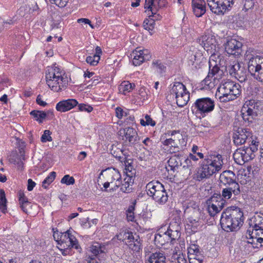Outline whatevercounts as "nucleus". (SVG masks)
<instances>
[{"label":"nucleus","instance_id":"nucleus-45","mask_svg":"<svg viewBox=\"0 0 263 263\" xmlns=\"http://www.w3.org/2000/svg\"><path fill=\"white\" fill-rule=\"evenodd\" d=\"M0 210L3 213L7 212V199L3 190H0Z\"/></svg>","mask_w":263,"mask_h":263},{"label":"nucleus","instance_id":"nucleus-41","mask_svg":"<svg viewBox=\"0 0 263 263\" xmlns=\"http://www.w3.org/2000/svg\"><path fill=\"white\" fill-rule=\"evenodd\" d=\"M176 103L178 106L183 107L190 100V93L187 91L175 97Z\"/></svg>","mask_w":263,"mask_h":263},{"label":"nucleus","instance_id":"nucleus-58","mask_svg":"<svg viewBox=\"0 0 263 263\" xmlns=\"http://www.w3.org/2000/svg\"><path fill=\"white\" fill-rule=\"evenodd\" d=\"M20 160L17 161V167L18 169L22 170L23 169V163L22 161V160H25V155H24V152L22 148L20 149Z\"/></svg>","mask_w":263,"mask_h":263},{"label":"nucleus","instance_id":"nucleus-13","mask_svg":"<svg viewBox=\"0 0 263 263\" xmlns=\"http://www.w3.org/2000/svg\"><path fill=\"white\" fill-rule=\"evenodd\" d=\"M251 135L252 134L249 129L236 127V129H234L233 135L234 144L236 145H241L244 144L248 140L250 139Z\"/></svg>","mask_w":263,"mask_h":263},{"label":"nucleus","instance_id":"nucleus-1","mask_svg":"<svg viewBox=\"0 0 263 263\" xmlns=\"http://www.w3.org/2000/svg\"><path fill=\"white\" fill-rule=\"evenodd\" d=\"M243 223V214L240 208L235 206L228 208L221 214L220 224L227 232L236 231Z\"/></svg>","mask_w":263,"mask_h":263},{"label":"nucleus","instance_id":"nucleus-25","mask_svg":"<svg viewBox=\"0 0 263 263\" xmlns=\"http://www.w3.org/2000/svg\"><path fill=\"white\" fill-rule=\"evenodd\" d=\"M205 2L204 0H192V5L196 16H202L206 12Z\"/></svg>","mask_w":263,"mask_h":263},{"label":"nucleus","instance_id":"nucleus-23","mask_svg":"<svg viewBox=\"0 0 263 263\" xmlns=\"http://www.w3.org/2000/svg\"><path fill=\"white\" fill-rule=\"evenodd\" d=\"M146 257L145 263H166V257L162 251L149 253Z\"/></svg>","mask_w":263,"mask_h":263},{"label":"nucleus","instance_id":"nucleus-16","mask_svg":"<svg viewBox=\"0 0 263 263\" xmlns=\"http://www.w3.org/2000/svg\"><path fill=\"white\" fill-rule=\"evenodd\" d=\"M198 43L206 51L216 50V38L215 35L212 33H205L198 39Z\"/></svg>","mask_w":263,"mask_h":263},{"label":"nucleus","instance_id":"nucleus-18","mask_svg":"<svg viewBox=\"0 0 263 263\" xmlns=\"http://www.w3.org/2000/svg\"><path fill=\"white\" fill-rule=\"evenodd\" d=\"M236 179L235 174L230 170L223 171L219 176L220 183L225 186H234L235 184H238Z\"/></svg>","mask_w":263,"mask_h":263},{"label":"nucleus","instance_id":"nucleus-42","mask_svg":"<svg viewBox=\"0 0 263 263\" xmlns=\"http://www.w3.org/2000/svg\"><path fill=\"white\" fill-rule=\"evenodd\" d=\"M51 115L53 116L52 112L48 111L45 112L42 111L33 110L30 112V115L33 116L36 120L40 123L42 122L43 120L44 119L47 115Z\"/></svg>","mask_w":263,"mask_h":263},{"label":"nucleus","instance_id":"nucleus-22","mask_svg":"<svg viewBox=\"0 0 263 263\" xmlns=\"http://www.w3.org/2000/svg\"><path fill=\"white\" fill-rule=\"evenodd\" d=\"M60 241H61V243L69 242L70 245H68V247L71 246L76 249H78V241L76 237L70 233V230H67L63 233L60 232Z\"/></svg>","mask_w":263,"mask_h":263},{"label":"nucleus","instance_id":"nucleus-29","mask_svg":"<svg viewBox=\"0 0 263 263\" xmlns=\"http://www.w3.org/2000/svg\"><path fill=\"white\" fill-rule=\"evenodd\" d=\"M133 173H131L130 174H126V177L122 181L121 179V186L120 190L124 193H129L131 191V188L129 187L130 185H132L134 183V179L133 178L132 175Z\"/></svg>","mask_w":263,"mask_h":263},{"label":"nucleus","instance_id":"nucleus-35","mask_svg":"<svg viewBox=\"0 0 263 263\" xmlns=\"http://www.w3.org/2000/svg\"><path fill=\"white\" fill-rule=\"evenodd\" d=\"M250 229L263 228V214H256L251 219L249 222Z\"/></svg>","mask_w":263,"mask_h":263},{"label":"nucleus","instance_id":"nucleus-2","mask_svg":"<svg viewBox=\"0 0 263 263\" xmlns=\"http://www.w3.org/2000/svg\"><path fill=\"white\" fill-rule=\"evenodd\" d=\"M245 60L248 61V71L254 79L263 84V57L257 55L253 51L247 50Z\"/></svg>","mask_w":263,"mask_h":263},{"label":"nucleus","instance_id":"nucleus-11","mask_svg":"<svg viewBox=\"0 0 263 263\" xmlns=\"http://www.w3.org/2000/svg\"><path fill=\"white\" fill-rule=\"evenodd\" d=\"M216 173V172H214V170L209 165V164L204 160L200 166L197 168L194 178L197 181H201L210 178L213 175Z\"/></svg>","mask_w":263,"mask_h":263},{"label":"nucleus","instance_id":"nucleus-26","mask_svg":"<svg viewBox=\"0 0 263 263\" xmlns=\"http://www.w3.org/2000/svg\"><path fill=\"white\" fill-rule=\"evenodd\" d=\"M78 104L75 99L64 100L59 102L56 105V109L60 112L68 111Z\"/></svg>","mask_w":263,"mask_h":263},{"label":"nucleus","instance_id":"nucleus-59","mask_svg":"<svg viewBox=\"0 0 263 263\" xmlns=\"http://www.w3.org/2000/svg\"><path fill=\"white\" fill-rule=\"evenodd\" d=\"M50 2L52 4H54L59 7H65L68 0H49Z\"/></svg>","mask_w":263,"mask_h":263},{"label":"nucleus","instance_id":"nucleus-46","mask_svg":"<svg viewBox=\"0 0 263 263\" xmlns=\"http://www.w3.org/2000/svg\"><path fill=\"white\" fill-rule=\"evenodd\" d=\"M190 263H202L204 257L201 253L189 254Z\"/></svg>","mask_w":263,"mask_h":263},{"label":"nucleus","instance_id":"nucleus-33","mask_svg":"<svg viewBox=\"0 0 263 263\" xmlns=\"http://www.w3.org/2000/svg\"><path fill=\"white\" fill-rule=\"evenodd\" d=\"M51 78L55 79L64 78L59 68L57 67L48 68L46 72V80H50Z\"/></svg>","mask_w":263,"mask_h":263},{"label":"nucleus","instance_id":"nucleus-64","mask_svg":"<svg viewBox=\"0 0 263 263\" xmlns=\"http://www.w3.org/2000/svg\"><path fill=\"white\" fill-rule=\"evenodd\" d=\"M250 140H247L249 143L251 142L249 146H255L258 149L259 142L254 140L252 138V135L250 136Z\"/></svg>","mask_w":263,"mask_h":263},{"label":"nucleus","instance_id":"nucleus-49","mask_svg":"<svg viewBox=\"0 0 263 263\" xmlns=\"http://www.w3.org/2000/svg\"><path fill=\"white\" fill-rule=\"evenodd\" d=\"M153 68L159 73L165 71L166 66L159 60H156L152 63Z\"/></svg>","mask_w":263,"mask_h":263},{"label":"nucleus","instance_id":"nucleus-61","mask_svg":"<svg viewBox=\"0 0 263 263\" xmlns=\"http://www.w3.org/2000/svg\"><path fill=\"white\" fill-rule=\"evenodd\" d=\"M78 107L80 111H85L88 112H91L93 109V108L91 106L84 104L79 105Z\"/></svg>","mask_w":263,"mask_h":263},{"label":"nucleus","instance_id":"nucleus-57","mask_svg":"<svg viewBox=\"0 0 263 263\" xmlns=\"http://www.w3.org/2000/svg\"><path fill=\"white\" fill-rule=\"evenodd\" d=\"M51 132L49 130H45L44 132V134L41 137V141L42 142H46L47 141H51L52 140L51 137L50 136Z\"/></svg>","mask_w":263,"mask_h":263},{"label":"nucleus","instance_id":"nucleus-10","mask_svg":"<svg viewBox=\"0 0 263 263\" xmlns=\"http://www.w3.org/2000/svg\"><path fill=\"white\" fill-rule=\"evenodd\" d=\"M102 176L104 181L112 183L115 182V186L113 189L116 190L121 185V175L118 170L114 168H108L101 172L99 178Z\"/></svg>","mask_w":263,"mask_h":263},{"label":"nucleus","instance_id":"nucleus-9","mask_svg":"<svg viewBox=\"0 0 263 263\" xmlns=\"http://www.w3.org/2000/svg\"><path fill=\"white\" fill-rule=\"evenodd\" d=\"M233 0H207L210 11L217 15L223 14V11L233 4Z\"/></svg>","mask_w":263,"mask_h":263},{"label":"nucleus","instance_id":"nucleus-48","mask_svg":"<svg viewBox=\"0 0 263 263\" xmlns=\"http://www.w3.org/2000/svg\"><path fill=\"white\" fill-rule=\"evenodd\" d=\"M155 21L151 17L146 18L143 22V27L147 30H152L154 28Z\"/></svg>","mask_w":263,"mask_h":263},{"label":"nucleus","instance_id":"nucleus-21","mask_svg":"<svg viewBox=\"0 0 263 263\" xmlns=\"http://www.w3.org/2000/svg\"><path fill=\"white\" fill-rule=\"evenodd\" d=\"M67 82L68 81L66 78L58 79L51 78V80H46V83L49 87L55 92H58L64 88V87H66Z\"/></svg>","mask_w":263,"mask_h":263},{"label":"nucleus","instance_id":"nucleus-62","mask_svg":"<svg viewBox=\"0 0 263 263\" xmlns=\"http://www.w3.org/2000/svg\"><path fill=\"white\" fill-rule=\"evenodd\" d=\"M116 116L119 119H121L123 116H127V114L119 107L116 108Z\"/></svg>","mask_w":263,"mask_h":263},{"label":"nucleus","instance_id":"nucleus-50","mask_svg":"<svg viewBox=\"0 0 263 263\" xmlns=\"http://www.w3.org/2000/svg\"><path fill=\"white\" fill-rule=\"evenodd\" d=\"M20 206L24 212L27 214L28 209L26 208V206H31V203L28 201V198L24 196L21 199H19Z\"/></svg>","mask_w":263,"mask_h":263},{"label":"nucleus","instance_id":"nucleus-28","mask_svg":"<svg viewBox=\"0 0 263 263\" xmlns=\"http://www.w3.org/2000/svg\"><path fill=\"white\" fill-rule=\"evenodd\" d=\"M183 156L181 155H176L171 157L167 161L168 166L170 167L171 170L175 171L178 168H181L182 165V160Z\"/></svg>","mask_w":263,"mask_h":263},{"label":"nucleus","instance_id":"nucleus-53","mask_svg":"<svg viewBox=\"0 0 263 263\" xmlns=\"http://www.w3.org/2000/svg\"><path fill=\"white\" fill-rule=\"evenodd\" d=\"M172 259L174 260L175 263H187V261L182 253L174 254ZM172 261L173 262L174 260H172Z\"/></svg>","mask_w":263,"mask_h":263},{"label":"nucleus","instance_id":"nucleus-32","mask_svg":"<svg viewBox=\"0 0 263 263\" xmlns=\"http://www.w3.org/2000/svg\"><path fill=\"white\" fill-rule=\"evenodd\" d=\"M226 203L223 198L221 197L220 194H214L208 200L207 204L216 205L219 209H222Z\"/></svg>","mask_w":263,"mask_h":263},{"label":"nucleus","instance_id":"nucleus-40","mask_svg":"<svg viewBox=\"0 0 263 263\" xmlns=\"http://www.w3.org/2000/svg\"><path fill=\"white\" fill-rule=\"evenodd\" d=\"M254 5L253 0H245L241 14L243 16L251 15Z\"/></svg>","mask_w":263,"mask_h":263},{"label":"nucleus","instance_id":"nucleus-38","mask_svg":"<svg viewBox=\"0 0 263 263\" xmlns=\"http://www.w3.org/2000/svg\"><path fill=\"white\" fill-rule=\"evenodd\" d=\"M163 144L164 145L168 146L170 147V153H175L180 150L178 141L176 139H173L172 138L166 139L163 142Z\"/></svg>","mask_w":263,"mask_h":263},{"label":"nucleus","instance_id":"nucleus-55","mask_svg":"<svg viewBox=\"0 0 263 263\" xmlns=\"http://www.w3.org/2000/svg\"><path fill=\"white\" fill-rule=\"evenodd\" d=\"M99 60L100 57L94 55L93 56H88L86 59L87 63L91 66L97 65L99 63Z\"/></svg>","mask_w":263,"mask_h":263},{"label":"nucleus","instance_id":"nucleus-30","mask_svg":"<svg viewBox=\"0 0 263 263\" xmlns=\"http://www.w3.org/2000/svg\"><path fill=\"white\" fill-rule=\"evenodd\" d=\"M247 231L246 238L248 239V242L253 245L255 243L254 239L259 236V235L263 232V228H251Z\"/></svg>","mask_w":263,"mask_h":263},{"label":"nucleus","instance_id":"nucleus-36","mask_svg":"<svg viewBox=\"0 0 263 263\" xmlns=\"http://www.w3.org/2000/svg\"><path fill=\"white\" fill-rule=\"evenodd\" d=\"M183 160L184 162L182 163V167L180 168V171L182 172L185 176H189L191 174L195 164L188 158H185L183 157Z\"/></svg>","mask_w":263,"mask_h":263},{"label":"nucleus","instance_id":"nucleus-8","mask_svg":"<svg viewBox=\"0 0 263 263\" xmlns=\"http://www.w3.org/2000/svg\"><path fill=\"white\" fill-rule=\"evenodd\" d=\"M194 107L201 115L205 116L212 112L215 107L214 101L210 98L198 99L195 102Z\"/></svg>","mask_w":263,"mask_h":263},{"label":"nucleus","instance_id":"nucleus-19","mask_svg":"<svg viewBox=\"0 0 263 263\" xmlns=\"http://www.w3.org/2000/svg\"><path fill=\"white\" fill-rule=\"evenodd\" d=\"M209 165L212 167L214 172L218 173L220 171L223 165V159L222 155L218 154L209 156L208 158L204 159Z\"/></svg>","mask_w":263,"mask_h":263},{"label":"nucleus","instance_id":"nucleus-6","mask_svg":"<svg viewBox=\"0 0 263 263\" xmlns=\"http://www.w3.org/2000/svg\"><path fill=\"white\" fill-rule=\"evenodd\" d=\"M257 151L255 146H249L243 148H238L233 154L235 162L239 164L252 160L255 157L254 153Z\"/></svg>","mask_w":263,"mask_h":263},{"label":"nucleus","instance_id":"nucleus-60","mask_svg":"<svg viewBox=\"0 0 263 263\" xmlns=\"http://www.w3.org/2000/svg\"><path fill=\"white\" fill-rule=\"evenodd\" d=\"M194 253H201L199 251V247L196 245L191 246L188 249V254H193Z\"/></svg>","mask_w":263,"mask_h":263},{"label":"nucleus","instance_id":"nucleus-51","mask_svg":"<svg viewBox=\"0 0 263 263\" xmlns=\"http://www.w3.org/2000/svg\"><path fill=\"white\" fill-rule=\"evenodd\" d=\"M145 119H141L140 120V124L144 126L151 125L152 126H154L156 125V122L154 121L152 118L150 117V116L148 115H146L145 116Z\"/></svg>","mask_w":263,"mask_h":263},{"label":"nucleus","instance_id":"nucleus-52","mask_svg":"<svg viewBox=\"0 0 263 263\" xmlns=\"http://www.w3.org/2000/svg\"><path fill=\"white\" fill-rule=\"evenodd\" d=\"M208 204V211L211 216H215L217 213L222 210L221 209H219L218 207L216 206V205H213L211 203Z\"/></svg>","mask_w":263,"mask_h":263},{"label":"nucleus","instance_id":"nucleus-3","mask_svg":"<svg viewBox=\"0 0 263 263\" xmlns=\"http://www.w3.org/2000/svg\"><path fill=\"white\" fill-rule=\"evenodd\" d=\"M239 85L232 81H227L221 84L217 89L220 95L219 99L221 102L233 100L240 93Z\"/></svg>","mask_w":263,"mask_h":263},{"label":"nucleus","instance_id":"nucleus-56","mask_svg":"<svg viewBox=\"0 0 263 263\" xmlns=\"http://www.w3.org/2000/svg\"><path fill=\"white\" fill-rule=\"evenodd\" d=\"M50 21L51 23V29L58 28L61 27V24L62 21L60 17H51Z\"/></svg>","mask_w":263,"mask_h":263},{"label":"nucleus","instance_id":"nucleus-5","mask_svg":"<svg viewBox=\"0 0 263 263\" xmlns=\"http://www.w3.org/2000/svg\"><path fill=\"white\" fill-rule=\"evenodd\" d=\"M117 238L124 242L129 248L135 251H139L141 249V242L140 237L136 233L134 234L127 230H121L116 235Z\"/></svg>","mask_w":263,"mask_h":263},{"label":"nucleus","instance_id":"nucleus-39","mask_svg":"<svg viewBox=\"0 0 263 263\" xmlns=\"http://www.w3.org/2000/svg\"><path fill=\"white\" fill-rule=\"evenodd\" d=\"M169 241V237L167 235L166 232L162 234L158 233L155 234L154 242L157 247H160Z\"/></svg>","mask_w":263,"mask_h":263},{"label":"nucleus","instance_id":"nucleus-31","mask_svg":"<svg viewBox=\"0 0 263 263\" xmlns=\"http://www.w3.org/2000/svg\"><path fill=\"white\" fill-rule=\"evenodd\" d=\"M180 229L178 228V222L176 224H174L173 222H170L167 231L166 232L167 235L169 237L170 241L176 239L179 237V234Z\"/></svg>","mask_w":263,"mask_h":263},{"label":"nucleus","instance_id":"nucleus-43","mask_svg":"<svg viewBox=\"0 0 263 263\" xmlns=\"http://www.w3.org/2000/svg\"><path fill=\"white\" fill-rule=\"evenodd\" d=\"M135 86V84L132 85L128 81H124L119 85V91L120 93L125 95L126 92H130Z\"/></svg>","mask_w":263,"mask_h":263},{"label":"nucleus","instance_id":"nucleus-7","mask_svg":"<svg viewBox=\"0 0 263 263\" xmlns=\"http://www.w3.org/2000/svg\"><path fill=\"white\" fill-rule=\"evenodd\" d=\"M212 64L210 62L209 72L207 77L203 81L204 84L208 86L209 88L212 89L215 86L216 80L221 79L223 75V71L220 69L219 67L215 65L211 68Z\"/></svg>","mask_w":263,"mask_h":263},{"label":"nucleus","instance_id":"nucleus-44","mask_svg":"<svg viewBox=\"0 0 263 263\" xmlns=\"http://www.w3.org/2000/svg\"><path fill=\"white\" fill-rule=\"evenodd\" d=\"M175 134H177L176 138L178 139V143L180 149L183 148V147L186 145V142L183 138L182 135L180 133L179 130H173L169 132L167 134L169 136H173Z\"/></svg>","mask_w":263,"mask_h":263},{"label":"nucleus","instance_id":"nucleus-14","mask_svg":"<svg viewBox=\"0 0 263 263\" xmlns=\"http://www.w3.org/2000/svg\"><path fill=\"white\" fill-rule=\"evenodd\" d=\"M228 70L232 77H234L240 82H245L247 80L246 69L238 62H234L233 65H231Z\"/></svg>","mask_w":263,"mask_h":263},{"label":"nucleus","instance_id":"nucleus-63","mask_svg":"<svg viewBox=\"0 0 263 263\" xmlns=\"http://www.w3.org/2000/svg\"><path fill=\"white\" fill-rule=\"evenodd\" d=\"M124 151L120 149H118V151L116 152L115 151L112 152V155L116 158H119V160L122 158V155H124L123 154Z\"/></svg>","mask_w":263,"mask_h":263},{"label":"nucleus","instance_id":"nucleus-17","mask_svg":"<svg viewBox=\"0 0 263 263\" xmlns=\"http://www.w3.org/2000/svg\"><path fill=\"white\" fill-rule=\"evenodd\" d=\"M90 251L93 255L87 256L86 260L88 263H95V258L99 255H104L107 252V249L104 245L95 242L90 247Z\"/></svg>","mask_w":263,"mask_h":263},{"label":"nucleus","instance_id":"nucleus-54","mask_svg":"<svg viewBox=\"0 0 263 263\" xmlns=\"http://www.w3.org/2000/svg\"><path fill=\"white\" fill-rule=\"evenodd\" d=\"M75 180L73 177H70L69 175H65L61 179V183L66 184V185H72L74 183Z\"/></svg>","mask_w":263,"mask_h":263},{"label":"nucleus","instance_id":"nucleus-34","mask_svg":"<svg viewBox=\"0 0 263 263\" xmlns=\"http://www.w3.org/2000/svg\"><path fill=\"white\" fill-rule=\"evenodd\" d=\"M159 0H145L144 8L147 12L148 16H154L156 14V4H158Z\"/></svg>","mask_w":263,"mask_h":263},{"label":"nucleus","instance_id":"nucleus-12","mask_svg":"<svg viewBox=\"0 0 263 263\" xmlns=\"http://www.w3.org/2000/svg\"><path fill=\"white\" fill-rule=\"evenodd\" d=\"M261 103L259 101L255 100L246 101L242 108V111H244L242 113L243 118L245 120H249V118H245V112L247 113L248 116H256L261 109Z\"/></svg>","mask_w":263,"mask_h":263},{"label":"nucleus","instance_id":"nucleus-20","mask_svg":"<svg viewBox=\"0 0 263 263\" xmlns=\"http://www.w3.org/2000/svg\"><path fill=\"white\" fill-rule=\"evenodd\" d=\"M134 57L133 63L135 66H139L145 61L148 60L150 58L148 51L147 49L136 50L133 53Z\"/></svg>","mask_w":263,"mask_h":263},{"label":"nucleus","instance_id":"nucleus-4","mask_svg":"<svg viewBox=\"0 0 263 263\" xmlns=\"http://www.w3.org/2000/svg\"><path fill=\"white\" fill-rule=\"evenodd\" d=\"M147 194L157 203L163 204L168 200V195L164 186L158 181H151L146 186Z\"/></svg>","mask_w":263,"mask_h":263},{"label":"nucleus","instance_id":"nucleus-15","mask_svg":"<svg viewBox=\"0 0 263 263\" xmlns=\"http://www.w3.org/2000/svg\"><path fill=\"white\" fill-rule=\"evenodd\" d=\"M242 44L233 38H228L224 43L225 50L229 54L235 57L239 56L242 52Z\"/></svg>","mask_w":263,"mask_h":263},{"label":"nucleus","instance_id":"nucleus-24","mask_svg":"<svg viewBox=\"0 0 263 263\" xmlns=\"http://www.w3.org/2000/svg\"><path fill=\"white\" fill-rule=\"evenodd\" d=\"M240 193V186L239 184H235L234 186H226L221 192V196L226 201L227 199H230L232 195L235 197Z\"/></svg>","mask_w":263,"mask_h":263},{"label":"nucleus","instance_id":"nucleus-47","mask_svg":"<svg viewBox=\"0 0 263 263\" xmlns=\"http://www.w3.org/2000/svg\"><path fill=\"white\" fill-rule=\"evenodd\" d=\"M55 177L56 173L55 172H51L43 181L42 186L44 188L46 189L47 186L53 181Z\"/></svg>","mask_w":263,"mask_h":263},{"label":"nucleus","instance_id":"nucleus-27","mask_svg":"<svg viewBox=\"0 0 263 263\" xmlns=\"http://www.w3.org/2000/svg\"><path fill=\"white\" fill-rule=\"evenodd\" d=\"M124 133L126 141L128 142L129 145H134L138 142L139 138L136 130L134 128L132 127L125 128L124 129Z\"/></svg>","mask_w":263,"mask_h":263},{"label":"nucleus","instance_id":"nucleus-37","mask_svg":"<svg viewBox=\"0 0 263 263\" xmlns=\"http://www.w3.org/2000/svg\"><path fill=\"white\" fill-rule=\"evenodd\" d=\"M187 91L185 86L182 83L180 82H175L170 90V93L171 95L175 96L176 97Z\"/></svg>","mask_w":263,"mask_h":263}]
</instances>
